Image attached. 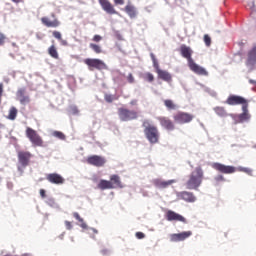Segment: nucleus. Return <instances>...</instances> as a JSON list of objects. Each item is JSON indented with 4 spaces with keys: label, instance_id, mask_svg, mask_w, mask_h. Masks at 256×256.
Segmentation results:
<instances>
[{
    "label": "nucleus",
    "instance_id": "13d9d810",
    "mask_svg": "<svg viewBox=\"0 0 256 256\" xmlns=\"http://www.w3.org/2000/svg\"><path fill=\"white\" fill-rule=\"evenodd\" d=\"M0 140H1V135H0Z\"/></svg>",
    "mask_w": 256,
    "mask_h": 256
},
{
    "label": "nucleus",
    "instance_id": "f257e3e1",
    "mask_svg": "<svg viewBox=\"0 0 256 256\" xmlns=\"http://www.w3.org/2000/svg\"><path fill=\"white\" fill-rule=\"evenodd\" d=\"M205 179V172L201 166H197L188 176L185 187L189 191H198Z\"/></svg>",
    "mask_w": 256,
    "mask_h": 256
},
{
    "label": "nucleus",
    "instance_id": "6e6d98bb",
    "mask_svg": "<svg viewBox=\"0 0 256 256\" xmlns=\"http://www.w3.org/2000/svg\"><path fill=\"white\" fill-rule=\"evenodd\" d=\"M21 256H31V254H22Z\"/></svg>",
    "mask_w": 256,
    "mask_h": 256
},
{
    "label": "nucleus",
    "instance_id": "393cba45",
    "mask_svg": "<svg viewBox=\"0 0 256 256\" xmlns=\"http://www.w3.org/2000/svg\"><path fill=\"white\" fill-rule=\"evenodd\" d=\"M249 105L248 104H244L242 106V111L243 113H241L238 116L239 121L243 122V121H249L251 119V115L249 114V109H248Z\"/></svg>",
    "mask_w": 256,
    "mask_h": 256
},
{
    "label": "nucleus",
    "instance_id": "37998d69",
    "mask_svg": "<svg viewBox=\"0 0 256 256\" xmlns=\"http://www.w3.org/2000/svg\"><path fill=\"white\" fill-rule=\"evenodd\" d=\"M3 89H4V85L3 83H0V105L3 98Z\"/></svg>",
    "mask_w": 256,
    "mask_h": 256
},
{
    "label": "nucleus",
    "instance_id": "4c0bfd02",
    "mask_svg": "<svg viewBox=\"0 0 256 256\" xmlns=\"http://www.w3.org/2000/svg\"><path fill=\"white\" fill-rule=\"evenodd\" d=\"M103 37L101 35H94V37L92 38V41H94L95 43H99V41H102Z\"/></svg>",
    "mask_w": 256,
    "mask_h": 256
},
{
    "label": "nucleus",
    "instance_id": "1a4fd4ad",
    "mask_svg": "<svg viewBox=\"0 0 256 256\" xmlns=\"http://www.w3.org/2000/svg\"><path fill=\"white\" fill-rule=\"evenodd\" d=\"M157 121L159 122L160 126L166 131H175V122L171 120L167 116H158Z\"/></svg>",
    "mask_w": 256,
    "mask_h": 256
},
{
    "label": "nucleus",
    "instance_id": "20e7f679",
    "mask_svg": "<svg viewBox=\"0 0 256 256\" xmlns=\"http://www.w3.org/2000/svg\"><path fill=\"white\" fill-rule=\"evenodd\" d=\"M212 167L216 171H219L220 173H224L226 175L235 173L236 171H241L242 173H247V175H252V173H253V170H251V168H245V167L235 168L234 166H226L221 163H214L212 165Z\"/></svg>",
    "mask_w": 256,
    "mask_h": 256
},
{
    "label": "nucleus",
    "instance_id": "72a5a7b5",
    "mask_svg": "<svg viewBox=\"0 0 256 256\" xmlns=\"http://www.w3.org/2000/svg\"><path fill=\"white\" fill-rule=\"evenodd\" d=\"M145 81H148V83H153L155 81V76L151 74V72H147L144 74Z\"/></svg>",
    "mask_w": 256,
    "mask_h": 256
},
{
    "label": "nucleus",
    "instance_id": "9b49d317",
    "mask_svg": "<svg viewBox=\"0 0 256 256\" xmlns=\"http://www.w3.org/2000/svg\"><path fill=\"white\" fill-rule=\"evenodd\" d=\"M51 17L53 18V20L49 19V17H42L41 23L45 25V27H52L54 29L59 27V25H61V22L59 21V19H57L55 13H52Z\"/></svg>",
    "mask_w": 256,
    "mask_h": 256
},
{
    "label": "nucleus",
    "instance_id": "49530a36",
    "mask_svg": "<svg viewBox=\"0 0 256 256\" xmlns=\"http://www.w3.org/2000/svg\"><path fill=\"white\" fill-rule=\"evenodd\" d=\"M70 109H71L73 115H77V113H79V109H77V106H72Z\"/></svg>",
    "mask_w": 256,
    "mask_h": 256
},
{
    "label": "nucleus",
    "instance_id": "5701e85b",
    "mask_svg": "<svg viewBox=\"0 0 256 256\" xmlns=\"http://www.w3.org/2000/svg\"><path fill=\"white\" fill-rule=\"evenodd\" d=\"M124 11L130 17V19H135V17H137V8L131 4V2H128L124 8Z\"/></svg>",
    "mask_w": 256,
    "mask_h": 256
},
{
    "label": "nucleus",
    "instance_id": "3c124183",
    "mask_svg": "<svg viewBox=\"0 0 256 256\" xmlns=\"http://www.w3.org/2000/svg\"><path fill=\"white\" fill-rule=\"evenodd\" d=\"M150 57H151V59H152V62H155V61H157V58L155 57V54H150Z\"/></svg>",
    "mask_w": 256,
    "mask_h": 256
},
{
    "label": "nucleus",
    "instance_id": "a19ab883",
    "mask_svg": "<svg viewBox=\"0 0 256 256\" xmlns=\"http://www.w3.org/2000/svg\"><path fill=\"white\" fill-rule=\"evenodd\" d=\"M105 101L107 103H113V96L112 95H109V94H106L105 95Z\"/></svg>",
    "mask_w": 256,
    "mask_h": 256
},
{
    "label": "nucleus",
    "instance_id": "ea45409f",
    "mask_svg": "<svg viewBox=\"0 0 256 256\" xmlns=\"http://www.w3.org/2000/svg\"><path fill=\"white\" fill-rule=\"evenodd\" d=\"M153 67L156 69V73H159L161 71V68H159V62L156 60L153 62Z\"/></svg>",
    "mask_w": 256,
    "mask_h": 256
},
{
    "label": "nucleus",
    "instance_id": "39448f33",
    "mask_svg": "<svg viewBox=\"0 0 256 256\" xmlns=\"http://www.w3.org/2000/svg\"><path fill=\"white\" fill-rule=\"evenodd\" d=\"M25 133H26L27 139H29L33 147H43L44 145L43 138L33 128L27 127Z\"/></svg>",
    "mask_w": 256,
    "mask_h": 256
},
{
    "label": "nucleus",
    "instance_id": "bb28decb",
    "mask_svg": "<svg viewBox=\"0 0 256 256\" xmlns=\"http://www.w3.org/2000/svg\"><path fill=\"white\" fill-rule=\"evenodd\" d=\"M156 73H157L159 79H162V81H167L169 83L172 79L170 73L165 70H158V72H156Z\"/></svg>",
    "mask_w": 256,
    "mask_h": 256
},
{
    "label": "nucleus",
    "instance_id": "423d86ee",
    "mask_svg": "<svg viewBox=\"0 0 256 256\" xmlns=\"http://www.w3.org/2000/svg\"><path fill=\"white\" fill-rule=\"evenodd\" d=\"M118 117L122 121H133L139 117V113L135 110H129L127 108H119Z\"/></svg>",
    "mask_w": 256,
    "mask_h": 256
},
{
    "label": "nucleus",
    "instance_id": "473e14b6",
    "mask_svg": "<svg viewBox=\"0 0 256 256\" xmlns=\"http://www.w3.org/2000/svg\"><path fill=\"white\" fill-rule=\"evenodd\" d=\"M214 111L216 114L219 115V117H227V111L225 110L224 107H216L214 108Z\"/></svg>",
    "mask_w": 256,
    "mask_h": 256
},
{
    "label": "nucleus",
    "instance_id": "6ab92c4d",
    "mask_svg": "<svg viewBox=\"0 0 256 256\" xmlns=\"http://www.w3.org/2000/svg\"><path fill=\"white\" fill-rule=\"evenodd\" d=\"M165 217L167 221H179L180 223H187V219L183 217V215L178 214L173 210H168Z\"/></svg>",
    "mask_w": 256,
    "mask_h": 256
},
{
    "label": "nucleus",
    "instance_id": "0eeeda50",
    "mask_svg": "<svg viewBox=\"0 0 256 256\" xmlns=\"http://www.w3.org/2000/svg\"><path fill=\"white\" fill-rule=\"evenodd\" d=\"M193 119H195V116L187 112L179 111L173 115L174 123H178L179 125H185L187 123H191Z\"/></svg>",
    "mask_w": 256,
    "mask_h": 256
},
{
    "label": "nucleus",
    "instance_id": "9d476101",
    "mask_svg": "<svg viewBox=\"0 0 256 256\" xmlns=\"http://www.w3.org/2000/svg\"><path fill=\"white\" fill-rule=\"evenodd\" d=\"M86 162L88 165H93L94 167H103L107 163V160L103 156L93 155L88 157Z\"/></svg>",
    "mask_w": 256,
    "mask_h": 256
},
{
    "label": "nucleus",
    "instance_id": "a211bd4d",
    "mask_svg": "<svg viewBox=\"0 0 256 256\" xmlns=\"http://www.w3.org/2000/svg\"><path fill=\"white\" fill-rule=\"evenodd\" d=\"M178 199H181L182 201H185L186 203H195L197 201V197H195V194L193 192L189 191H182L177 193Z\"/></svg>",
    "mask_w": 256,
    "mask_h": 256
},
{
    "label": "nucleus",
    "instance_id": "f3484780",
    "mask_svg": "<svg viewBox=\"0 0 256 256\" xmlns=\"http://www.w3.org/2000/svg\"><path fill=\"white\" fill-rule=\"evenodd\" d=\"M188 67L190 71H193L196 75H201L203 77H207L209 75V72L199 64L195 63V60H193L190 64H188Z\"/></svg>",
    "mask_w": 256,
    "mask_h": 256
},
{
    "label": "nucleus",
    "instance_id": "412c9836",
    "mask_svg": "<svg viewBox=\"0 0 256 256\" xmlns=\"http://www.w3.org/2000/svg\"><path fill=\"white\" fill-rule=\"evenodd\" d=\"M46 179L53 185H63V183H65V178L58 173L47 174Z\"/></svg>",
    "mask_w": 256,
    "mask_h": 256
},
{
    "label": "nucleus",
    "instance_id": "2f4dec72",
    "mask_svg": "<svg viewBox=\"0 0 256 256\" xmlns=\"http://www.w3.org/2000/svg\"><path fill=\"white\" fill-rule=\"evenodd\" d=\"M90 49H92V51H94V53H96L97 55L103 53V49L101 48V46L95 44V43H90L89 45Z\"/></svg>",
    "mask_w": 256,
    "mask_h": 256
},
{
    "label": "nucleus",
    "instance_id": "6e6552de",
    "mask_svg": "<svg viewBox=\"0 0 256 256\" xmlns=\"http://www.w3.org/2000/svg\"><path fill=\"white\" fill-rule=\"evenodd\" d=\"M85 65L89 67V69H97L101 71V69H107V64L100 59L97 58H87L84 60Z\"/></svg>",
    "mask_w": 256,
    "mask_h": 256
},
{
    "label": "nucleus",
    "instance_id": "a18cd8bd",
    "mask_svg": "<svg viewBox=\"0 0 256 256\" xmlns=\"http://www.w3.org/2000/svg\"><path fill=\"white\" fill-rule=\"evenodd\" d=\"M137 239H145V234L143 232H136Z\"/></svg>",
    "mask_w": 256,
    "mask_h": 256
},
{
    "label": "nucleus",
    "instance_id": "b1692460",
    "mask_svg": "<svg viewBox=\"0 0 256 256\" xmlns=\"http://www.w3.org/2000/svg\"><path fill=\"white\" fill-rule=\"evenodd\" d=\"M17 98L21 105H27V103H30L31 99L29 96L25 95V89L21 88L17 91Z\"/></svg>",
    "mask_w": 256,
    "mask_h": 256
},
{
    "label": "nucleus",
    "instance_id": "8fccbe9b",
    "mask_svg": "<svg viewBox=\"0 0 256 256\" xmlns=\"http://www.w3.org/2000/svg\"><path fill=\"white\" fill-rule=\"evenodd\" d=\"M130 105L135 106L137 105V99H133L130 101Z\"/></svg>",
    "mask_w": 256,
    "mask_h": 256
},
{
    "label": "nucleus",
    "instance_id": "cd10ccee",
    "mask_svg": "<svg viewBox=\"0 0 256 256\" xmlns=\"http://www.w3.org/2000/svg\"><path fill=\"white\" fill-rule=\"evenodd\" d=\"M18 113H19V110H17L15 106L10 107L8 111L7 119H9V121H15V119H17Z\"/></svg>",
    "mask_w": 256,
    "mask_h": 256
},
{
    "label": "nucleus",
    "instance_id": "bf43d9fd",
    "mask_svg": "<svg viewBox=\"0 0 256 256\" xmlns=\"http://www.w3.org/2000/svg\"><path fill=\"white\" fill-rule=\"evenodd\" d=\"M0 183H1V178H0Z\"/></svg>",
    "mask_w": 256,
    "mask_h": 256
},
{
    "label": "nucleus",
    "instance_id": "4be33fe9",
    "mask_svg": "<svg viewBox=\"0 0 256 256\" xmlns=\"http://www.w3.org/2000/svg\"><path fill=\"white\" fill-rule=\"evenodd\" d=\"M227 105H247V100L241 96L230 95L226 100Z\"/></svg>",
    "mask_w": 256,
    "mask_h": 256
},
{
    "label": "nucleus",
    "instance_id": "dca6fc26",
    "mask_svg": "<svg viewBox=\"0 0 256 256\" xmlns=\"http://www.w3.org/2000/svg\"><path fill=\"white\" fill-rule=\"evenodd\" d=\"M99 4L101 5L103 11H105V13H108V15H118L119 12H117V10H115V7L113 6V4H111V2L109 0H98Z\"/></svg>",
    "mask_w": 256,
    "mask_h": 256
},
{
    "label": "nucleus",
    "instance_id": "4d7b16f0",
    "mask_svg": "<svg viewBox=\"0 0 256 256\" xmlns=\"http://www.w3.org/2000/svg\"><path fill=\"white\" fill-rule=\"evenodd\" d=\"M93 232H94V233H98V231H97L96 229H93Z\"/></svg>",
    "mask_w": 256,
    "mask_h": 256
},
{
    "label": "nucleus",
    "instance_id": "5fc2aeb1",
    "mask_svg": "<svg viewBox=\"0 0 256 256\" xmlns=\"http://www.w3.org/2000/svg\"><path fill=\"white\" fill-rule=\"evenodd\" d=\"M216 179H217V181L223 180V176H218Z\"/></svg>",
    "mask_w": 256,
    "mask_h": 256
},
{
    "label": "nucleus",
    "instance_id": "aec40b11",
    "mask_svg": "<svg viewBox=\"0 0 256 256\" xmlns=\"http://www.w3.org/2000/svg\"><path fill=\"white\" fill-rule=\"evenodd\" d=\"M180 53H181L182 57H184V59H187L188 65L190 63H193V61H194L192 58L193 50L191 49V47H189L185 44H182L180 46Z\"/></svg>",
    "mask_w": 256,
    "mask_h": 256
},
{
    "label": "nucleus",
    "instance_id": "f8f14e48",
    "mask_svg": "<svg viewBox=\"0 0 256 256\" xmlns=\"http://www.w3.org/2000/svg\"><path fill=\"white\" fill-rule=\"evenodd\" d=\"M153 185L156 186L157 189H167L168 187H171L174 183H177L176 179L171 180H163L160 178H156L152 181Z\"/></svg>",
    "mask_w": 256,
    "mask_h": 256
},
{
    "label": "nucleus",
    "instance_id": "58836bf2",
    "mask_svg": "<svg viewBox=\"0 0 256 256\" xmlns=\"http://www.w3.org/2000/svg\"><path fill=\"white\" fill-rule=\"evenodd\" d=\"M6 39H7V37L5 36V34L0 32V46L5 45V40Z\"/></svg>",
    "mask_w": 256,
    "mask_h": 256
},
{
    "label": "nucleus",
    "instance_id": "a878e982",
    "mask_svg": "<svg viewBox=\"0 0 256 256\" xmlns=\"http://www.w3.org/2000/svg\"><path fill=\"white\" fill-rule=\"evenodd\" d=\"M52 35L55 39H57L60 42V45L62 47H69V42L65 39H63V35L59 31H53Z\"/></svg>",
    "mask_w": 256,
    "mask_h": 256
},
{
    "label": "nucleus",
    "instance_id": "c756f323",
    "mask_svg": "<svg viewBox=\"0 0 256 256\" xmlns=\"http://www.w3.org/2000/svg\"><path fill=\"white\" fill-rule=\"evenodd\" d=\"M164 105L166 108H168L169 111L177 109V104H175V102H173L171 99L164 100Z\"/></svg>",
    "mask_w": 256,
    "mask_h": 256
},
{
    "label": "nucleus",
    "instance_id": "603ef678",
    "mask_svg": "<svg viewBox=\"0 0 256 256\" xmlns=\"http://www.w3.org/2000/svg\"><path fill=\"white\" fill-rule=\"evenodd\" d=\"M250 85H254L256 87V80L249 79Z\"/></svg>",
    "mask_w": 256,
    "mask_h": 256
},
{
    "label": "nucleus",
    "instance_id": "7ed1b4c3",
    "mask_svg": "<svg viewBox=\"0 0 256 256\" xmlns=\"http://www.w3.org/2000/svg\"><path fill=\"white\" fill-rule=\"evenodd\" d=\"M125 185L121 182V177L117 174L110 176V180H100L98 189L105 191L106 189H123Z\"/></svg>",
    "mask_w": 256,
    "mask_h": 256
},
{
    "label": "nucleus",
    "instance_id": "e433bc0d",
    "mask_svg": "<svg viewBox=\"0 0 256 256\" xmlns=\"http://www.w3.org/2000/svg\"><path fill=\"white\" fill-rule=\"evenodd\" d=\"M127 81L128 83H130L131 85H133V83H135V77L133 76V74L129 73L127 76Z\"/></svg>",
    "mask_w": 256,
    "mask_h": 256
},
{
    "label": "nucleus",
    "instance_id": "09e8293b",
    "mask_svg": "<svg viewBox=\"0 0 256 256\" xmlns=\"http://www.w3.org/2000/svg\"><path fill=\"white\" fill-rule=\"evenodd\" d=\"M40 196L42 197V199H45V197H47L45 189H40Z\"/></svg>",
    "mask_w": 256,
    "mask_h": 256
},
{
    "label": "nucleus",
    "instance_id": "4468645a",
    "mask_svg": "<svg viewBox=\"0 0 256 256\" xmlns=\"http://www.w3.org/2000/svg\"><path fill=\"white\" fill-rule=\"evenodd\" d=\"M191 235H193L192 231H184V232L177 233V234H171L170 241L172 243H179L181 241H185V239H189V237H191Z\"/></svg>",
    "mask_w": 256,
    "mask_h": 256
},
{
    "label": "nucleus",
    "instance_id": "c9c22d12",
    "mask_svg": "<svg viewBox=\"0 0 256 256\" xmlns=\"http://www.w3.org/2000/svg\"><path fill=\"white\" fill-rule=\"evenodd\" d=\"M53 136L61 140L65 139V134H63V132H60V131H54Z\"/></svg>",
    "mask_w": 256,
    "mask_h": 256
},
{
    "label": "nucleus",
    "instance_id": "c85d7f7f",
    "mask_svg": "<svg viewBox=\"0 0 256 256\" xmlns=\"http://www.w3.org/2000/svg\"><path fill=\"white\" fill-rule=\"evenodd\" d=\"M48 55L52 57V59H59V51H57V47L55 45H51L48 48Z\"/></svg>",
    "mask_w": 256,
    "mask_h": 256
},
{
    "label": "nucleus",
    "instance_id": "ddd939ff",
    "mask_svg": "<svg viewBox=\"0 0 256 256\" xmlns=\"http://www.w3.org/2000/svg\"><path fill=\"white\" fill-rule=\"evenodd\" d=\"M256 65V46H254L251 50L248 51V56L246 60V67L253 71Z\"/></svg>",
    "mask_w": 256,
    "mask_h": 256
},
{
    "label": "nucleus",
    "instance_id": "de8ad7c7",
    "mask_svg": "<svg viewBox=\"0 0 256 256\" xmlns=\"http://www.w3.org/2000/svg\"><path fill=\"white\" fill-rule=\"evenodd\" d=\"M115 5H125V0H114Z\"/></svg>",
    "mask_w": 256,
    "mask_h": 256
},
{
    "label": "nucleus",
    "instance_id": "c03bdc74",
    "mask_svg": "<svg viewBox=\"0 0 256 256\" xmlns=\"http://www.w3.org/2000/svg\"><path fill=\"white\" fill-rule=\"evenodd\" d=\"M110 253H111V252H110L109 249H107V248H104V249L101 250V254L104 255V256H109Z\"/></svg>",
    "mask_w": 256,
    "mask_h": 256
},
{
    "label": "nucleus",
    "instance_id": "864d4df0",
    "mask_svg": "<svg viewBox=\"0 0 256 256\" xmlns=\"http://www.w3.org/2000/svg\"><path fill=\"white\" fill-rule=\"evenodd\" d=\"M13 3H23V0H12Z\"/></svg>",
    "mask_w": 256,
    "mask_h": 256
},
{
    "label": "nucleus",
    "instance_id": "f03ea898",
    "mask_svg": "<svg viewBox=\"0 0 256 256\" xmlns=\"http://www.w3.org/2000/svg\"><path fill=\"white\" fill-rule=\"evenodd\" d=\"M142 127L144 128V135L147 141L151 145H157V143H159V140L161 139V133L159 132V128L151 124L150 120H144L142 122Z\"/></svg>",
    "mask_w": 256,
    "mask_h": 256
},
{
    "label": "nucleus",
    "instance_id": "7c9ffc66",
    "mask_svg": "<svg viewBox=\"0 0 256 256\" xmlns=\"http://www.w3.org/2000/svg\"><path fill=\"white\" fill-rule=\"evenodd\" d=\"M73 217L79 221L80 223V227H82V229H87V223H85V221L83 220V218H81V216L79 215V213L74 212L73 213Z\"/></svg>",
    "mask_w": 256,
    "mask_h": 256
},
{
    "label": "nucleus",
    "instance_id": "2eb2a0df",
    "mask_svg": "<svg viewBox=\"0 0 256 256\" xmlns=\"http://www.w3.org/2000/svg\"><path fill=\"white\" fill-rule=\"evenodd\" d=\"M33 154L29 151H19L18 152V161L22 167H27L31 161Z\"/></svg>",
    "mask_w": 256,
    "mask_h": 256
},
{
    "label": "nucleus",
    "instance_id": "79ce46f5",
    "mask_svg": "<svg viewBox=\"0 0 256 256\" xmlns=\"http://www.w3.org/2000/svg\"><path fill=\"white\" fill-rule=\"evenodd\" d=\"M65 226L68 231H71V229H73V224H71L70 221H65Z\"/></svg>",
    "mask_w": 256,
    "mask_h": 256
},
{
    "label": "nucleus",
    "instance_id": "f704fd0d",
    "mask_svg": "<svg viewBox=\"0 0 256 256\" xmlns=\"http://www.w3.org/2000/svg\"><path fill=\"white\" fill-rule=\"evenodd\" d=\"M204 43L206 47H211V37L209 36V34L204 35Z\"/></svg>",
    "mask_w": 256,
    "mask_h": 256
}]
</instances>
